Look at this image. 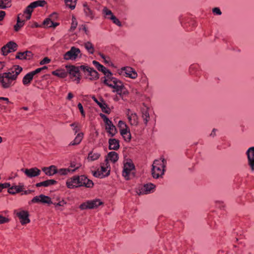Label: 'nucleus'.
<instances>
[{
  "label": "nucleus",
  "mask_w": 254,
  "mask_h": 254,
  "mask_svg": "<svg viewBox=\"0 0 254 254\" xmlns=\"http://www.w3.org/2000/svg\"><path fill=\"white\" fill-rule=\"evenodd\" d=\"M43 24L46 27L51 28L56 27L59 25V24L57 22H55L52 21V20L50 19V18H48L44 21Z\"/></svg>",
  "instance_id": "obj_36"
},
{
  "label": "nucleus",
  "mask_w": 254,
  "mask_h": 254,
  "mask_svg": "<svg viewBox=\"0 0 254 254\" xmlns=\"http://www.w3.org/2000/svg\"><path fill=\"white\" fill-rule=\"evenodd\" d=\"M58 18V14L56 12H54L52 13L49 17V18L52 20V21H54L55 19Z\"/></svg>",
  "instance_id": "obj_57"
},
{
  "label": "nucleus",
  "mask_w": 254,
  "mask_h": 254,
  "mask_svg": "<svg viewBox=\"0 0 254 254\" xmlns=\"http://www.w3.org/2000/svg\"><path fill=\"white\" fill-rule=\"evenodd\" d=\"M78 168V166H75V164L71 163L68 168L57 169V174H59L60 175H66L73 173Z\"/></svg>",
  "instance_id": "obj_17"
},
{
  "label": "nucleus",
  "mask_w": 254,
  "mask_h": 254,
  "mask_svg": "<svg viewBox=\"0 0 254 254\" xmlns=\"http://www.w3.org/2000/svg\"><path fill=\"white\" fill-rule=\"evenodd\" d=\"M77 0H64L66 6L73 9L75 7Z\"/></svg>",
  "instance_id": "obj_43"
},
{
  "label": "nucleus",
  "mask_w": 254,
  "mask_h": 254,
  "mask_svg": "<svg viewBox=\"0 0 254 254\" xmlns=\"http://www.w3.org/2000/svg\"><path fill=\"white\" fill-rule=\"evenodd\" d=\"M83 6L85 16L89 17L91 20L93 19L95 17V13L92 9L90 5L87 2H85L83 3Z\"/></svg>",
  "instance_id": "obj_22"
},
{
  "label": "nucleus",
  "mask_w": 254,
  "mask_h": 254,
  "mask_svg": "<svg viewBox=\"0 0 254 254\" xmlns=\"http://www.w3.org/2000/svg\"><path fill=\"white\" fill-rule=\"evenodd\" d=\"M77 107L82 115V116L84 117L85 116V114L83 110V107L82 104L80 103H79L77 105Z\"/></svg>",
  "instance_id": "obj_54"
},
{
  "label": "nucleus",
  "mask_w": 254,
  "mask_h": 254,
  "mask_svg": "<svg viewBox=\"0 0 254 254\" xmlns=\"http://www.w3.org/2000/svg\"><path fill=\"white\" fill-rule=\"evenodd\" d=\"M80 68L84 72L86 78L94 80L99 78L98 73L93 68L85 65H80Z\"/></svg>",
  "instance_id": "obj_7"
},
{
  "label": "nucleus",
  "mask_w": 254,
  "mask_h": 254,
  "mask_svg": "<svg viewBox=\"0 0 254 254\" xmlns=\"http://www.w3.org/2000/svg\"><path fill=\"white\" fill-rule=\"evenodd\" d=\"M93 101L100 107L102 111L106 114H109L111 113V109L105 103L103 98H100L98 100L94 95L91 96Z\"/></svg>",
  "instance_id": "obj_12"
},
{
  "label": "nucleus",
  "mask_w": 254,
  "mask_h": 254,
  "mask_svg": "<svg viewBox=\"0 0 254 254\" xmlns=\"http://www.w3.org/2000/svg\"><path fill=\"white\" fill-rule=\"evenodd\" d=\"M135 169L134 165L131 160L127 161L124 163L123 171L122 172L123 176L126 180H129L130 176L134 177V173L132 172Z\"/></svg>",
  "instance_id": "obj_6"
},
{
  "label": "nucleus",
  "mask_w": 254,
  "mask_h": 254,
  "mask_svg": "<svg viewBox=\"0 0 254 254\" xmlns=\"http://www.w3.org/2000/svg\"><path fill=\"white\" fill-rule=\"evenodd\" d=\"M5 14V13L4 11H0V21L2 20Z\"/></svg>",
  "instance_id": "obj_61"
},
{
  "label": "nucleus",
  "mask_w": 254,
  "mask_h": 254,
  "mask_svg": "<svg viewBox=\"0 0 254 254\" xmlns=\"http://www.w3.org/2000/svg\"><path fill=\"white\" fill-rule=\"evenodd\" d=\"M67 68V72L69 73L70 78L74 81H76L77 83H79L80 80V75L79 70L80 69L79 66H75L74 65L66 66Z\"/></svg>",
  "instance_id": "obj_8"
},
{
  "label": "nucleus",
  "mask_w": 254,
  "mask_h": 254,
  "mask_svg": "<svg viewBox=\"0 0 254 254\" xmlns=\"http://www.w3.org/2000/svg\"><path fill=\"white\" fill-rule=\"evenodd\" d=\"M22 68L18 65H14L8 72L0 74V83L3 88H8L13 86L18 75L22 71Z\"/></svg>",
  "instance_id": "obj_1"
},
{
  "label": "nucleus",
  "mask_w": 254,
  "mask_h": 254,
  "mask_svg": "<svg viewBox=\"0 0 254 254\" xmlns=\"http://www.w3.org/2000/svg\"><path fill=\"white\" fill-rule=\"evenodd\" d=\"M118 159L119 156L117 152L115 151L110 152L108 154L107 158L105 160L106 165L108 164L107 161L108 160L113 163H115L118 161Z\"/></svg>",
  "instance_id": "obj_30"
},
{
  "label": "nucleus",
  "mask_w": 254,
  "mask_h": 254,
  "mask_svg": "<svg viewBox=\"0 0 254 254\" xmlns=\"http://www.w3.org/2000/svg\"><path fill=\"white\" fill-rule=\"evenodd\" d=\"M34 7L31 5V3L26 7L23 13L21 14V15H24L25 16L26 20H29L30 19L31 17V14L33 11Z\"/></svg>",
  "instance_id": "obj_33"
},
{
  "label": "nucleus",
  "mask_w": 254,
  "mask_h": 254,
  "mask_svg": "<svg viewBox=\"0 0 254 254\" xmlns=\"http://www.w3.org/2000/svg\"><path fill=\"white\" fill-rule=\"evenodd\" d=\"M126 142H129L131 140V133L129 129L120 133Z\"/></svg>",
  "instance_id": "obj_38"
},
{
  "label": "nucleus",
  "mask_w": 254,
  "mask_h": 254,
  "mask_svg": "<svg viewBox=\"0 0 254 254\" xmlns=\"http://www.w3.org/2000/svg\"><path fill=\"white\" fill-rule=\"evenodd\" d=\"M106 166H101V168L96 171L93 172V175L99 178H103L107 177L110 175V170L109 167L106 165Z\"/></svg>",
  "instance_id": "obj_13"
},
{
  "label": "nucleus",
  "mask_w": 254,
  "mask_h": 254,
  "mask_svg": "<svg viewBox=\"0 0 254 254\" xmlns=\"http://www.w3.org/2000/svg\"><path fill=\"white\" fill-rule=\"evenodd\" d=\"M66 202L65 201H64V200H62V201H60L58 203L55 202V203H53L52 204H53L55 205L56 209H58V207L59 206H63L65 204H66Z\"/></svg>",
  "instance_id": "obj_51"
},
{
  "label": "nucleus",
  "mask_w": 254,
  "mask_h": 254,
  "mask_svg": "<svg viewBox=\"0 0 254 254\" xmlns=\"http://www.w3.org/2000/svg\"><path fill=\"white\" fill-rule=\"evenodd\" d=\"M52 74L60 78H64L67 76L68 72L65 69H59L52 71Z\"/></svg>",
  "instance_id": "obj_29"
},
{
  "label": "nucleus",
  "mask_w": 254,
  "mask_h": 254,
  "mask_svg": "<svg viewBox=\"0 0 254 254\" xmlns=\"http://www.w3.org/2000/svg\"><path fill=\"white\" fill-rule=\"evenodd\" d=\"M83 137V134L82 133H78L74 139L69 144V145H76L79 144L82 141Z\"/></svg>",
  "instance_id": "obj_37"
},
{
  "label": "nucleus",
  "mask_w": 254,
  "mask_h": 254,
  "mask_svg": "<svg viewBox=\"0 0 254 254\" xmlns=\"http://www.w3.org/2000/svg\"><path fill=\"white\" fill-rule=\"evenodd\" d=\"M24 186L22 185H18V186H14L9 188L8 190V192L10 194H14L16 193H18L23 191Z\"/></svg>",
  "instance_id": "obj_32"
},
{
  "label": "nucleus",
  "mask_w": 254,
  "mask_h": 254,
  "mask_svg": "<svg viewBox=\"0 0 254 254\" xmlns=\"http://www.w3.org/2000/svg\"><path fill=\"white\" fill-rule=\"evenodd\" d=\"M10 2L9 0H0V9H4L6 7H10Z\"/></svg>",
  "instance_id": "obj_42"
},
{
  "label": "nucleus",
  "mask_w": 254,
  "mask_h": 254,
  "mask_svg": "<svg viewBox=\"0 0 254 254\" xmlns=\"http://www.w3.org/2000/svg\"><path fill=\"white\" fill-rule=\"evenodd\" d=\"M118 127L119 128L120 133L129 129L126 123L123 121L119 122Z\"/></svg>",
  "instance_id": "obj_40"
},
{
  "label": "nucleus",
  "mask_w": 254,
  "mask_h": 254,
  "mask_svg": "<svg viewBox=\"0 0 254 254\" xmlns=\"http://www.w3.org/2000/svg\"><path fill=\"white\" fill-rule=\"evenodd\" d=\"M46 3V2L44 0H39L37 1H34L31 3V5L33 6V7L36 8L38 6H43Z\"/></svg>",
  "instance_id": "obj_44"
},
{
  "label": "nucleus",
  "mask_w": 254,
  "mask_h": 254,
  "mask_svg": "<svg viewBox=\"0 0 254 254\" xmlns=\"http://www.w3.org/2000/svg\"><path fill=\"white\" fill-rule=\"evenodd\" d=\"M121 75L131 79H135L137 77V73L132 67L130 66L123 67L119 71Z\"/></svg>",
  "instance_id": "obj_10"
},
{
  "label": "nucleus",
  "mask_w": 254,
  "mask_h": 254,
  "mask_svg": "<svg viewBox=\"0 0 254 254\" xmlns=\"http://www.w3.org/2000/svg\"><path fill=\"white\" fill-rule=\"evenodd\" d=\"M148 108L144 105L141 108V117L143 121L144 124L146 126L148 122L150 120V116L148 112Z\"/></svg>",
  "instance_id": "obj_24"
},
{
  "label": "nucleus",
  "mask_w": 254,
  "mask_h": 254,
  "mask_svg": "<svg viewBox=\"0 0 254 254\" xmlns=\"http://www.w3.org/2000/svg\"><path fill=\"white\" fill-rule=\"evenodd\" d=\"M127 116L128 122L131 126H136L138 124V118L137 114L135 113L130 112L129 110L127 113Z\"/></svg>",
  "instance_id": "obj_20"
},
{
  "label": "nucleus",
  "mask_w": 254,
  "mask_h": 254,
  "mask_svg": "<svg viewBox=\"0 0 254 254\" xmlns=\"http://www.w3.org/2000/svg\"><path fill=\"white\" fill-rule=\"evenodd\" d=\"M212 12L214 14L217 15H220L222 14V12L218 7H215L213 8Z\"/></svg>",
  "instance_id": "obj_55"
},
{
  "label": "nucleus",
  "mask_w": 254,
  "mask_h": 254,
  "mask_svg": "<svg viewBox=\"0 0 254 254\" xmlns=\"http://www.w3.org/2000/svg\"><path fill=\"white\" fill-rule=\"evenodd\" d=\"M100 116L103 119L105 123V130L108 133V136L110 137L114 136L117 133L116 127L105 115L101 113Z\"/></svg>",
  "instance_id": "obj_5"
},
{
  "label": "nucleus",
  "mask_w": 254,
  "mask_h": 254,
  "mask_svg": "<svg viewBox=\"0 0 254 254\" xmlns=\"http://www.w3.org/2000/svg\"><path fill=\"white\" fill-rule=\"evenodd\" d=\"M84 46L89 54H93L94 52V48L93 45L90 42L84 43Z\"/></svg>",
  "instance_id": "obj_39"
},
{
  "label": "nucleus",
  "mask_w": 254,
  "mask_h": 254,
  "mask_svg": "<svg viewBox=\"0 0 254 254\" xmlns=\"http://www.w3.org/2000/svg\"><path fill=\"white\" fill-rule=\"evenodd\" d=\"M7 45L4 46L1 48V53L3 55H7L8 53H10V50L8 49Z\"/></svg>",
  "instance_id": "obj_50"
},
{
  "label": "nucleus",
  "mask_w": 254,
  "mask_h": 254,
  "mask_svg": "<svg viewBox=\"0 0 254 254\" xmlns=\"http://www.w3.org/2000/svg\"><path fill=\"white\" fill-rule=\"evenodd\" d=\"M39 26L37 22H34L33 24H32L30 27L32 28L34 27H38Z\"/></svg>",
  "instance_id": "obj_64"
},
{
  "label": "nucleus",
  "mask_w": 254,
  "mask_h": 254,
  "mask_svg": "<svg viewBox=\"0 0 254 254\" xmlns=\"http://www.w3.org/2000/svg\"><path fill=\"white\" fill-rule=\"evenodd\" d=\"M21 171L29 178H33L40 175L41 171L36 167L30 169H22Z\"/></svg>",
  "instance_id": "obj_19"
},
{
  "label": "nucleus",
  "mask_w": 254,
  "mask_h": 254,
  "mask_svg": "<svg viewBox=\"0 0 254 254\" xmlns=\"http://www.w3.org/2000/svg\"><path fill=\"white\" fill-rule=\"evenodd\" d=\"M101 154L97 152L92 151L88 154L87 159L88 161H94L99 158Z\"/></svg>",
  "instance_id": "obj_35"
},
{
  "label": "nucleus",
  "mask_w": 254,
  "mask_h": 254,
  "mask_svg": "<svg viewBox=\"0 0 254 254\" xmlns=\"http://www.w3.org/2000/svg\"><path fill=\"white\" fill-rule=\"evenodd\" d=\"M66 186L69 189H73L79 187L84 186L86 188H92L94 184L92 181L88 179L85 176H74L67 180Z\"/></svg>",
  "instance_id": "obj_3"
},
{
  "label": "nucleus",
  "mask_w": 254,
  "mask_h": 254,
  "mask_svg": "<svg viewBox=\"0 0 254 254\" xmlns=\"http://www.w3.org/2000/svg\"><path fill=\"white\" fill-rule=\"evenodd\" d=\"M25 55L26 57V60H29L31 59L33 57V54L30 51H26L24 52Z\"/></svg>",
  "instance_id": "obj_52"
},
{
  "label": "nucleus",
  "mask_w": 254,
  "mask_h": 254,
  "mask_svg": "<svg viewBox=\"0 0 254 254\" xmlns=\"http://www.w3.org/2000/svg\"><path fill=\"white\" fill-rule=\"evenodd\" d=\"M15 213L22 225H23L30 223V220L29 218V214L27 211L20 210Z\"/></svg>",
  "instance_id": "obj_14"
},
{
  "label": "nucleus",
  "mask_w": 254,
  "mask_h": 254,
  "mask_svg": "<svg viewBox=\"0 0 254 254\" xmlns=\"http://www.w3.org/2000/svg\"><path fill=\"white\" fill-rule=\"evenodd\" d=\"M103 14H104L105 18L109 19V17H112L114 16L112 11L108 9L106 7H104L103 9Z\"/></svg>",
  "instance_id": "obj_45"
},
{
  "label": "nucleus",
  "mask_w": 254,
  "mask_h": 254,
  "mask_svg": "<svg viewBox=\"0 0 254 254\" xmlns=\"http://www.w3.org/2000/svg\"><path fill=\"white\" fill-rule=\"evenodd\" d=\"M81 55L79 49L75 47H72L70 50L64 55V59L66 61L75 60Z\"/></svg>",
  "instance_id": "obj_9"
},
{
  "label": "nucleus",
  "mask_w": 254,
  "mask_h": 254,
  "mask_svg": "<svg viewBox=\"0 0 254 254\" xmlns=\"http://www.w3.org/2000/svg\"><path fill=\"white\" fill-rule=\"evenodd\" d=\"M8 49L10 50V52H12L17 50V45L14 42L10 41L6 44Z\"/></svg>",
  "instance_id": "obj_41"
},
{
  "label": "nucleus",
  "mask_w": 254,
  "mask_h": 254,
  "mask_svg": "<svg viewBox=\"0 0 254 254\" xmlns=\"http://www.w3.org/2000/svg\"><path fill=\"white\" fill-rule=\"evenodd\" d=\"M108 142L109 149L110 150H117L120 148V142L118 139L110 138Z\"/></svg>",
  "instance_id": "obj_26"
},
{
  "label": "nucleus",
  "mask_w": 254,
  "mask_h": 254,
  "mask_svg": "<svg viewBox=\"0 0 254 254\" xmlns=\"http://www.w3.org/2000/svg\"><path fill=\"white\" fill-rule=\"evenodd\" d=\"M10 184L8 183H5L3 184H0V186L1 187V189L2 190L3 189L5 188H9L10 187Z\"/></svg>",
  "instance_id": "obj_58"
},
{
  "label": "nucleus",
  "mask_w": 254,
  "mask_h": 254,
  "mask_svg": "<svg viewBox=\"0 0 254 254\" xmlns=\"http://www.w3.org/2000/svg\"><path fill=\"white\" fill-rule=\"evenodd\" d=\"M248 164L252 171H254V146L250 147L246 152Z\"/></svg>",
  "instance_id": "obj_18"
},
{
  "label": "nucleus",
  "mask_w": 254,
  "mask_h": 254,
  "mask_svg": "<svg viewBox=\"0 0 254 254\" xmlns=\"http://www.w3.org/2000/svg\"><path fill=\"white\" fill-rule=\"evenodd\" d=\"M57 181L55 180H48L42 182H40L38 183H37L35 186L36 187H47L52 185H54L56 184H57Z\"/></svg>",
  "instance_id": "obj_31"
},
{
  "label": "nucleus",
  "mask_w": 254,
  "mask_h": 254,
  "mask_svg": "<svg viewBox=\"0 0 254 254\" xmlns=\"http://www.w3.org/2000/svg\"><path fill=\"white\" fill-rule=\"evenodd\" d=\"M217 131V129L215 128H213V130L211 131V133L210 134V136H211L212 137H214L216 136V131Z\"/></svg>",
  "instance_id": "obj_60"
},
{
  "label": "nucleus",
  "mask_w": 254,
  "mask_h": 254,
  "mask_svg": "<svg viewBox=\"0 0 254 254\" xmlns=\"http://www.w3.org/2000/svg\"><path fill=\"white\" fill-rule=\"evenodd\" d=\"M42 170L48 176H51L57 173V168L54 165H52L49 167H44Z\"/></svg>",
  "instance_id": "obj_27"
},
{
  "label": "nucleus",
  "mask_w": 254,
  "mask_h": 254,
  "mask_svg": "<svg viewBox=\"0 0 254 254\" xmlns=\"http://www.w3.org/2000/svg\"><path fill=\"white\" fill-rule=\"evenodd\" d=\"M155 186L151 183L144 185L138 190L137 193L139 195L146 194L152 193L155 190Z\"/></svg>",
  "instance_id": "obj_15"
},
{
  "label": "nucleus",
  "mask_w": 254,
  "mask_h": 254,
  "mask_svg": "<svg viewBox=\"0 0 254 254\" xmlns=\"http://www.w3.org/2000/svg\"><path fill=\"white\" fill-rule=\"evenodd\" d=\"M41 71L42 69L40 67L36 69L33 71H31L30 72L34 76H35L37 74L40 72Z\"/></svg>",
  "instance_id": "obj_59"
},
{
  "label": "nucleus",
  "mask_w": 254,
  "mask_h": 254,
  "mask_svg": "<svg viewBox=\"0 0 254 254\" xmlns=\"http://www.w3.org/2000/svg\"><path fill=\"white\" fill-rule=\"evenodd\" d=\"M31 201L32 203L42 202L43 203H46L48 204L53 203L51 198L49 196L44 194H40L39 196L34 197L31 200Z\"/></svg>",
  "instance_id": "obj_16"
},
{
  "label": "nucleus",
  "mask_w": 254,
  "mask_h": 254,
  "mask_svg": "<svg viewBox=\"0 0 254 254\" xmlns=\"http://www.w3.org/2000/svg\"><path fill=\"white\" fill-rule=\"evenodd\" d=\"M5 66V63L4 62H0V70L2 69Z\"/></svg>",
  "instance_id": "obj_63"
},
{
  "label": "nucleus",
  "mask_w": 254,
  "mask_h": 254,
  "mask_svg": "<svg viewBox=\"0 0 254 254\" xmlns=\"http://www.w3.org/2000/svg\"><path fill=\"white\" fill-rule=\"evenodd\" d=\"M9 221V219L2 215H0V224H4Z\"/></svg>",
  "instance_id": "obj_56"
},
{
  "label": "nucleus",
  "mask_w": 254,
  "mask_h": 254,
  "mask_svg": "<svg viewBox=\"0 0 254 254\" xmlns=\"http://www.w3.org/2000/svg\"><path fill=\"white\" fill-rule=\"evenodd\" d=\"M92 63L96 68L99 71L102 72L106 75V77L112 75L111 72L106 67L101 64L99 62L93 61Z\"/></svg>",
  "instance_id": "obj_21"
},
{
  "label": "nucleus",
  "mask_w": 254,
  "mask_h": 254,
  "mask_svg": "<svg viewBox=\"0 0 254 254\" xmlns=\"http://www.w3.org/2000/svg\"><path fill=\"white\" fill-rule=\"evenodd\" d=\"M24 15H21V13H20L18 15L17 17V23L14 26V29L15 31H18L24 25V23L27 20H26V18H24Z\"/></svg>",
  "instance_id": "obj_23"
},
{
  "label": "nucleus",
  "mask_w": 254,
  "mask_h": 254,
  "mask_svg": "<svg viewBox=\"0 0 254 254\" xmlns=\"http://www.w3.org/2000/svg\"><path fill=\"white\" fill-rule=\"evenodd\" d=\"M73 94L71 92H69L68 93V95L67 96V99L70 100L73 98Z\"/></svg>",
  "instance_id": "obj_62"
},
{
  "label": "nucleus",
  "mask_w": 254,
  "mask_h": 254,
  "mask_svg": "<svg viewBox=\"0 0 254 254\" xmlns=\"http://www.w3.org/2000/svg\"><path fill=\"white\" fill-rule=\"evenodd\" d=\"M102 204V202L101 201L100 199H96L92 200H88L81 204L79 206V208L81 210L94 209L97 208Z\"/></svg>",
  "instance_id": "obj_11"
},
{
  "label": "nucleus",
  "mask_w": 254,
  "mask_h": 254,
  "mask_svg": "<svg viewBox=\"0 0 254 254\" xmlns=\"http://www.w3.org/2000/svg\"><path fill=\"white\" fill-rule=\"evenodd\" d=\"M15 58L19 60H26L25 52H18L15 56Z\"/></svg>",
  "instance_id": "obj_49"
},
{
  "label": "nucleus",
  "mask_w": 254,
  "mask_h": 254,
  "mask_svg": "<svg viewBox=\"0 0 254 254\" xmlns=\"http://www.w3.org/2000/svg\"><path fill=\"white\" fill-rule=\"evenodd\" d=\"M103 83L108 86L114 88L113 92H116L121 97H123L128 94V91L125 88L123 82L117 78L112 76V74L109 77H105Z\"/></svg>",
  "instance_id": "obj_2"
},
{
  "label": "nucleus",
  "mask_w": 254,
  "mask_h": 254,
  "mask_svg": "<svg viewBox=\"0 0 254 254\" xmlns=\"http://www.w3.org/2000/svg\"><path fill=\"white\" fill-rule=\"evenodd\" d=\"M33 75L30 72L27 73L22 79V83L26 86H29L34 78Z\"/></svg>",
  "instance_id": "obj_28"
},
{
  "label": "nucleus",
  "mask_w": 254,
  "mask_h": 254,
  "mask_svg": "<svg viewBox=\"0 0 254 254\" xmlns=\"http://www.w3.org/2000/svg\"><path fill=\"white\" fill-rule=\"evenodd\" d=\"M140 82L142 84L144 85V89L146 90L148 87V78L145 75H143L140 78Z\"/></svg>",
  "instance_id": "obj_46"
},
{
  "label": "nucleus",
  "mask_w": 254,
  "mask_h": 254,
  "mask_svg": "<svg viewBox=\"0 0 254 254\" xmlns=\"http://www.w3.org/2000/svg\"><path fill=\"white\" fill-rule=\"evenodd\" d=\"M109 19L111 20L116 25L120 27L122 26L121 22L115 15L112 16V17H109Z\"/></svg>",
  "instance_id": "obj_47"
},
{
  "label": "nucleus",
  "mask_w": 254,
  "mask_h": 254,
  "mask_svg": "<svg viewBox=\"0 0 254 254\" xmlns=\"http://www.w3.org/2000/svg\"><path fill=\"white\" fill-rule=\"evenodd\" d=\"M50 62L51 60L49 58L45 57L42 61H40V64L44 65L50 63Z\"/></svg>",
  "instance_id": "obj_53"
},
{
  "label": "nucleus",
  "mask_w": 254,
  "mask_h": 254,
  "mask_svg": "<svg viewBox=\"0 0 254 254\" xmlns=\"http://www.w3.org/2000/svg\"><path fill=\"white\" fill-rule=\"evenodd\" d=\"M99 56L104 60L105 63L109 64L111 63L109 57L106 56L102 53H99Z\"/></svg>",
  "instance_id": "obj_48"
},
{
  "label": "nucleus",
  "mask_w": 254,
  "mask_h": 254,
  "mask_svg": "<svg viewBox=\"0 0 254 254\" xmlns=\"http://www.w3.org/2000/svg\"><path fill=\"white\" fill-rule=\"evenodd\" d=\"M167 161L164 158L155 160L152 164V175L154 178L162 177L165 172Z\"/></svg>",
  "instance_id": "obj_4"
},
{
  "label": "nucleus",
  "mask_w": 254,
  "mask_h": 254,
  "mask_svg": "<svg viewBox=\"0 0 254 254\" xmlns=\"http://www.w3.org/2000/svg\"><path fill=\"white\" fill-rule=\"evenodd\" d=\"M180 22H181V24L182 25V26L187 31L192 30L193 28L195 26V23L194 21L190 20V22H185L183 20L182 16H181L180 17Z\"/></svg>",
  "instance_id": "obj_25"
},
{
  "label": "nucleus",
  "mask_w": 254,
  "mask_h": 254,
  "mask_svg": "<svg viewBox=\"0 0 254 254\" xmlns=\"http://www.w3.org/2000/svg\"><path fill=\"white\" fill-rule=\"evenodd\" d=\"M199 66L197 64H192L189 68V72L190 74L198 76L199 74Z\"/></svg>",
  "instance_id": "obj_34"
}]
</instances>
